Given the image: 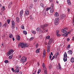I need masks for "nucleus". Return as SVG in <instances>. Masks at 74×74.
I'll list each match as a JSON object with an SVG mask.
<instances>
[{"label": "nucleus", "mask_w": 74, "mask_h": 74, "mask_svg": "<svg viewBox=\"0 0 74 74\" xmlns=\"http://www.w3.org/2000/svg\"><path fill=\"white\" fill-rule=\"evenodd\" d=\"M13 52H14V50L12 49H10L9 51L7 53V55L8 56H10L11 55H13L12 54Z\"/></svg>", "instance_id": "nucleus-1"}, {"label": "nucleus", "mask_w": 74, "mask_h": 74, "mask_svg": "<svg viewBox=\"0 0 74 74\" xmlns=\"http://www.w3.org/2000/svg\"><path fill=\"white\" fill-rule=\"evenodd\" d=\"M27 58H26L25 57H23L20 60L21 62H22L23 64H24L25 62H26Z\"/></svg>", "instance_id": "nucleus-2"}, {"label": "nucleus", "mask_w": 74, "mask_h": 74, "mask_svg": "<svg viewBox=\"0 0 74 74\" xmlns=\"http://www.w3.org/2000/svg\"><path fill=\"white\" fill-rule=\"evenodd\" d=\"M59 18H57L55 20L54 24L55 25H58L59 22Z\"/></svg>", "instance_id": "nucleus-3"}, {"label": "nucleus", "mask_w": 74, "mask_h": 74, "mask_svg": "<svg viewBox=\"0 0 74 74\" xmlns=\"http://www.w3.org/2000/svg\"><path fill=\"white\" fill-rule=\"evenodd\" d=\"M64 62H66L67 61V53H66V52H65L64 53Z\"/></svg>", "instance_id": "nucleus-4"}, {"label": "nucleus", "mask_w": 74, "mask_h": 74, "mask_svg": "<svg viewBox=\"0 0 74 74\" xmlns=\"http://www.w3.org/2000/svg\"><path fill=\"white\" fill-rule=\"evenodd\" d=\"M48 26V24H45L43 25H41L40 27L42 29H44L45 27H46Z\"/></svg>", "instance_id": "nucleus-5"}, {"label": "nucleus", "mask_w": 74, "mask_h": 74, "mask_svg": "<svg viewBox=\"0 0 74 74\" xmlns=\"http://www.w3.org/2000/svg\"><path fill=\"white\" fill-rule=\"evenodd\" d=\"M12 29H14L15 27V22L12 21Z\"/></svg>", "instance_id": "nucleus-6"}, {"label": "nucleus", "mask_w": 74, "mask_h": 74, "mask_svg": "<svg viewBox=\"0 0 74 74\" xmlns=\"http://www.w3.org/2000/svg\"><path fill=\"white\" fill-rule=\"evenodd\" d=\"M29 45H27V44L26 43H25L24 44L23 46H21L22 48H23L24 47H28Z\"/></svg>", "instance_id": "nucleus-7"}, {"label": "nucleus", "mask_w": 74, "mask_h": 74, "mask_svg": "<svg viewBox=\"0 0 74 74\" xmlns=\"http://www.w3.org/2000/svg\"><path fill=\"white\" fill-rule=\"evenodd\" d=\"M62 32L63 33H64L65 34H68V32L66 30H64V29H63L61 30Z\"/></svg>", "instance_id": "nucleus-8"}, {"label": "nucleus", "mask_w": 74, "mask_h": 74, "mask_svg": "<svg viewBox=\"0 0 74 74\" xmlns=\"http://www.w3.org/2000/svg\"><path fill=\"white\" fill-rule=\"evenodd\" d=\"M66 17V16L64 14H62L61 15V18L62 19H64Z\"/></svg>", "instance_id": "nucleus-9"}, {"label": "nucleus", "mask_w": 74, "mask_h": 74, "mask_svg": "<svg viewBox=\"0 0 74 74\" xmlns=\"http://www.w3.org/2000/svg\"><path fill=\"white\" fill-rule=\"evenodd\" d=\"M56 32L57 36H58V37H60V35L59 34V30H57L56 31Z\"/></svg>", "instance_id": "nucleus-10"}, {"label": "nucleus", "mask_w": 74, "mask_h": 74, "mask_svg": "<svg viewBox=\"0 0 74 74\" xmlns=\"http://www.w3.org/2000/svg\"><path fill=\"white\" fill-rule=\"evenodd\" d=\"M25 14L26 15H28L29 14V10H26L25 11Z\"/></svg>", "instance_id": "nucleus-11"}, {"label": "nucleus", "mask_w": 74, "mask_h": 74, "mask_svg": "<svg viewBox=\"0 0 74 74\" xmlns=\"http://www.w3.org/2000/svg\"><path fill=\"white\" fill-rule=\"evenodd\" d=\"M67 2L69 5L70 6V5H71V1H70V0H67Z\"/></svg>", "instance_id": "nucleus-12"}, {"label": "nucleus", "mask_w": 74, "mask_h": 74, "mask_svg": "<svg viewBox=\"0 0 74 74\" xmlns=\"http://www.w3.org/2000/svg\"><path fill=\"white\" fill-rule=\"evenodd\" d=\"M19 68H17L15 71V73H19Z\"/></svg>", "instance_id": "nucleus-13"}, {"label": "nucleus", "mask_w": 74, "mask_h": 74, "mask_svg": "<svg viewBox=\"0 0 74 74\" xmlns=\"http://www.w3.org/2000/svg\"><path fill=\"white\" fill-rule=\"evenodd\" d=\"M16 38L18 40H20V39H21V38L20 37V36L19 35L18 36H16Z\"/></svg>", "instance_id": "nucleus-14"}, {"label": "nucleus", "mask_w": 74, "mask_h": 74, "mask_svg": "<svg viewBox=\"0 0 74 74\" xmlns=\"http://www.w3.org/2000/svg\"><path fill=\"white\" fill-rule=\"evenodd\" d=\"M54 15L56 17H58V16H59V13L56 12L55 13Z\"/></svg>", "instance_id": "nucleus-15"}, {"label": "nucleus", "mask_w": 74, "mask_h": 74, "mask_svg": "<svg viewBox=\"0 0 74 74\" xmlns=\"http://www.w3.org/2000/svg\"><path fill=\"white\" fill-rule=\"evenodd\" d=\"M50 47H51L49 46H48L47 47V52L48 53H49V51H50V50L49 49V48H50Z\"/></svg>", "instance_id": "nucleus-16"}, {"label": "nucleus", "mask_w": 74, "mask_h": 74, "mask_svg": "<svg viewBox=\"0 0 74 74\" xmlns=\"http://www.w3.org/2000/svg\"><path fill=\"white\" fill-rule=\"evenodd\" d=\"M12 2H11L9 3V5H8V8H10V7H11V5H12Z\"/></svg>", "instance_id": "nucleus-17"}, {"label": "nucleus", "mask_w": 74, "mask_h": 74, "mask_svg": "<svg viewBox=\"0 0 74 74\" xmlns=\"http://www.w3.org/2000/svg\"><path fill=\"white\" fill-rule=\"evenodd\" d=\"M71 61L72 63H73L74 62V58L73 57L71 58Z\"/></svg>", "instance_id": "nucleus-18"}, {"label": "nucleus", "mask_w": 74, "mask_h": 74, "mask_svg": "<svg viewBox=\"0 0 74 74\" xmlns=\"http://www.w3.org/2000/svg\"><path fill=\"white\" fill-rule=\"evenodd\" d=\"M23 10H21L20 12V15L22 16L23 15Z\"/></svg>", "instance_id": "nucleus-19"}, {"label": "nucleus", "mask_w": 74, "mask_h": 74, "mask_svg": "<svg viewBox=\"0 0 74 74\" xmlns=\"http://www.w3.org/2000/svg\"><path fill=\"white\" fill-rule=\"evenodd\" d=\"M69 36V34H62V36H64V37H67Z\"/></svg>", "instance_id": "nucleus-20"}, {"label": "nucleus", "mask_w": 74, "mask_h": 74, "mask_svg": "<svg viewBox=\"0 0 74 74\" xmlns=\"http://www.w3.org/2000/svg\"><path fill=\"white\" fill-rule=\"evenodd\" d=\"M68 53H69L70 54H72L73 53V51L71 50H69L68 51Z\"/></svg>", "instance_id": "nucleus-21"}, {"label": "nucleus", "mask_w": 74, "mask_h": 74, "mask_svg": "<svg viewBox=\"0 0 74 74\" xmlns=\"http://www.w3.org/2000/svg\"><path fill=\"white\" fill-rule=\"evenodd\" d=\"M54 11V10L53 9H50V12L51 13H53V12Z\"/></svg>", "instance_id": "nucleus-22"}, {"label": "nucleus", "mask_w": 74, "mask_h": 74, "mask_svg": "<svg viewBox=\"0 0 74 74\" xmlns=\"http://www.w3.org/2000/svg\"><path fill=\"white\" fill-rule=\"evenodd\" d=\"M32 8H33V5L31 4L30 5V6L29 7V8L30 9H32Z\"/></svg>", "instance_id": "nucleus-23"}, {"label": "nucleus", "mask_w": 74, "mask_h": 74, "mask_svg": "<svg viewBox=\"0 0 74 74\" xmlns=\"http://www.w3.org/2000/svg\"><path fill=\"white\" fill-rule=\"evenodd\" d=\"M59 53L58 52H57L56 53L55 55H56V58H57V57L59 55Z\"/></svg>", "instance_id": "nucleus-24"}, {"label": "nucleus", "mask_w": 74, "mask_h": 74, "mask_svg": "<svg viewBox=\"0 0 74 74\" xmlns=\"http://www.w3.org/2000/svg\"><path fill=\"white\" fill-rule=\"evenodd\" d=\"M32 33L34 34H36V32L33 30L32 31Z\"/></svg>", "instance_id": "nucleus-25"}, {"label": "nucleus", "mask_w": 74, "mask_h": 74, "mask_svg": "<svg viewBox=\"0 0 74 74\" xmlns=\"http://www.w3.org/2000/svg\"><path fill=\"white\" fill-rule=\"evenodd\" d=\"M12 56H13V54L10 56L9 57V59H12Z\"/></svg>", "instance_id": "nucleus-26"}, {"label": "nucleus", "mask_w": 74, "mask_h": 74, "mask_svg": "<svg viewBox=\"0 0 74 74\" xmlns=\"http://www.w3.org/2000/svg\"><path fill=\"white\" fill-rule=\"evenodd\" d=\"M9 35L10 38H12L13 37V35L11 34H10Z\"/></svg>", "instance_id": "nucleus-27"}, {"label": "nucleus", "mask_w": 74, "mask_h": 74, "mask_svg": "<svg viewBox=\"0 0 74 74\" xmlns=\"http://www.w3.org/2000/svg\"><path fill=\"white\" fill-rule=\"evenodd\" d=\"M66 48H67V49H68L69 48H70V45H68L66 47Z\"/></svg>", "instance_id": "nucleus-28"}, {"label": "nucleus", "mask_w": 74, "mask_h": 74, "mask_svg": "<svg viewBox=\"0 0 74 74\" xmlns=\"http://www.w3.org/2000/svg\"><path fill=\"white\" fill-rule=\"evenodd\" d=\"M16 21L17 22H19V17H17L16 18Z\"/></svg>", "instance_id": "nucleus-29"}, {"label": "nucleus", "mask_w": 74, "mask_h": 74, "mask_svg": "<svg viewBox=\"0 0 74 74\" xmlns=\"http://www.w3.org/2000/svg\"><path fill=\"white\" fill-rule=\"evenodd\" d=\"M40 49H38L36 51V53H39V51H40Z\"/></svg>", "instance_id": "nucleus-30"}, {"label": "nucleus", "mask_w": 74, "mask_h": 74, "mask_svg": "<svg viewBox=\"0 0 74 74\" xmlns=\"http://www.w3.org/2000/svg\"><path fill=\"white\" fill-rule=\"evenodd\" d=\"M23 33H24V34L25 35H26V34H27V32L26 31H23Z\"/></svg>", "instance_id": "nucleus-31"}, {"label": "nucleus", "mask_w": 74, "mask_h": 74, "mask_svg": "<svg viewBox=\"0 0 74 74\" xmlns=\"http://www.w3.org/2000/svg\"><path fill=\"white\" fill-rule=\"evenodd\" d=\"M21 28L22 29H25V27H24V26H23V25H21Z\"/></svg>", "instance_id": "nucleus-32"}, {"label": "nucleus", "mask_w": 74, "mask_h": 74, "mask_svg": "<svg viewBox=\"0 0 74 74\" xmlns=\"http://www.w3.org/2000/svg\"><path fill=\"white\" fill-rule=\"evenodd\" d=\"M46 39H49L50 38V36H46Z\"/></svg>", "instance_id": "nucleus-33"}, {"label": "nucleus", "mask_w": 74, "mask_h": 74, "mask_svg": "<svg viewBox=\"0 0 74 74\" xmlns=\"http://www.w3.org/2000/svg\"><path fill=\"white\" fill-rule=\"evenodd\" d=\"M24 43L23 42H22L20 44V45L21 47H22V45L23 46V45H24Z\"/></svg>", "instance_id": "nucleus-34"}, {"label": "nucleus", "mask_w": 74, "mask_h": 74, "mask_svg": "<svg viewBox=\"0 0 74 74\" xmlns=\"http://www.w3.org/2000/svg\"><path fill=\"white\" fill-rule=\"evenodd\" d=\"M50 9H51V8H46V11H48L49 10H50Z\"/></svg>", "instance_id": "nucleus-35"}, {"label": "nucleus", "mask_w": 74, "mask_h": 74, "mask_svg": "<svg viewBox=\"0 0 74 74\" xmlns=\"http://www.w3.org/2000/svg\"><path fill=\"white\" fill-rule=\"evenodd\" d=\"M8 62L9 61L8 60H5L4 61V62L5 63H8Z\"/></svg>", "instance_id": "nucleus-36"}, {"label": "nucleus", "mask_w": 74, "mask_h": 74, "mask_svg": "<svg viewBox=\"0 0 74 74\" xmlns=\"http://www.w3.org/2000/svg\"><path fill=\"white\" fill-rule=\"evenodd\" d=\"M34 39V38H33V37H32L31 38L29 39L30 41H31L32 40H33Z\"/></svg>", "instance_id": "nucleus-37"}, {"label": "nucleus", "mask_w": 74, "mask_h": 74, "mask_svg": "<svg viewBox=\"0 0 74 74\" xmlns=\"http://www.w3.org/2000/svg\"><path fill=\"white\" fill-rule=\"evenodd\" d=\"M40 6H41V7H44V4H43V3H40Z\"/></svg>", "instance_id": "nucleus-38"}, {"label": "nucleus", "mask_w": 74, "mask_h": 74, "mask_svg": "<svg viewBox=\"0 0 74 74\" xmlns=\"http://www.w3.org/2000/svg\"><path fill=\"white\" fill-rule=\"evenodd\" d=\"M8 23V24H10V19L7 20Z\"/></svg>", "instance_id": "nucleus-39"}, {"label": "nucleus", "mask_w": 74, "mask_h": 74, "mask_svg": "<svg viewBox=\"0 0 74 74\" xmlns=\"http://www.w3.org/2000/svg\"><path fill=\"white\" fill-rule=\"evenodd\" d=\"M51 43L52 42H51V41L49 40L48 42V44L49 45H51Z\"/></svg>", "instance_id": "nucleus-40"}, {"label": "nucleus", "mask_w": 74, "mask_h": 74, "mask_svg": "<svg viewBox=\"0 0 74 74\" xmlns=\"http://www.w3.org/2000/svg\"><path fill=\"white\" fill-rule=\"evenodd\" d=\"M57 68L58 69H60L61 68V66H58L57 67Z\"/></svg>", "instance_id": "nucleus-41"}, {"label": "nucleus", "mask_w": 74, "mask_h": 74, "mask_svg": "<svg viewBox=\"0 0 74 74\" xmlns=\"http://www.w3.org/2000/svg\"><path fill=\"white\" fill-rule=\"evenodd\" d=\"M42 66L43 67V68H44V67H45V65L44 64V63H42Z\"/></svg>", "instance_id": "nucleus-42"}, {"label": "nucleus", "mask_w": 74, "mask_h": 74, "mask_svg": "<svg viewBox=\"0 0 74 74\" xmlns=\"http://www.w3.org/2000/svg\"><path fill=\"white\" fill-rule=\"evenodd\" d=\"M40 28L38 27L37 28L36 30L37 32H39V31H40Z\"/></svg>", "instance_id": "nucleus-43"}, {"label": "nucleus", "mask_w": 74, "mask_h": 74, "mask_svg": "<svg viewBox=\"0 0 74 74\" xmlns=\"http://www.w3.org/2000/svg\"><path fill=\"white\" fill-rule=\"evenodd\" d=\"M52 65H51V64H50L49 65V69H51L52 68Z\"/></svg>", "instance_id": "nucleus-44"}, {"label": "nucleus", "mask_w": 74, "mask_h": 74, "mask_svg": "<svg viewBox=\"0 0 74 74\" xmlns=\"http://www.w3.org/2000/svg\"><path fill=\"white\" fill-rule=\"evenodd\" d=\"M40 72H41V70L40 69L38 70V72H37V74H39V73H40Z\"/></svg>", "instance_id": "nucleus-45"}, {"label": "nucleus", "mask_w": 74, "mask_h": 74, "mask_svg": "<svg viewBox=\"0 0 74 74\" xmlns=\"http://www.w3.org/2000/svg\"><path fill=\"white\" fill-rule=\"evenodd\" d=\"M4 26H5V27H7V23H5L3 25Z\"/></svg>", "instance_id": "nucleus-46"}, {"label": "nucleus", "mask_w": 74, "mask_h": 74, "mask_svg": "<svg viewBox=\"0 0 74 74\" xmlns=\"http://www.w3.org/2000/svg\"><path fill=\"white\" fill-rule=\"evenodd\" d=\"M52 58V56L51 55V53H50V55H49V59L50 60H51V59Z\"/></svg>", "instance_id": "nucleus-47"}, {"label": "nucleus", "mask_w": 74, "mask_h": 74, "mask_svg": "<svg viewBox=\"0 0 74 74\" xmlns=\"http://www.w3.org/2000/svg\"><path fill=\"white\" fill-rule=\"evenodd\" d=\"M46 53H45V50L44 49L43 51V55L45 54Z\"/></svg>", "instance_id": "nucleus-48"}, {"label": "nucleus", "mask_w": 74, "mask_h": 74, "mask_svg": "<svg viewBox=\"0 0 74 74\" xmlns=\"http://www.w3.org/2000/svg\"><path fill=\"white\" fill-rule=\"evenodd\" d=\"M44 73L45 74H47V70L44 71Z\"/></svg>", "instance_id": "nucleus-49"}, {"label": "nucleus", "mask_w": 74, "mask_h": 74, "mask_svg": "<svg viewBox=\"0 0 74 74\" xmlns=\"http://www.w3.org/2000/svg\"><path fill=\"white\" fill-rule=\"evenodd\" d=\"M36 48H37L38 47V44H36Z\"/></svg>", "instance_id": "nucleus-50"}, {"label": "nucleus", "mask_w": 74, "mask_h": 74, "mask_svg": "<svg viewBox=\"0 0 74 74\" xmlns=\"http://www.w3.org/2000/svg\"><path fill=\"white\" fill-rule=\"evenodd\" d=\"M49 8H50V10H53L54 7H50Z\"/></svg>", "instance_id": "nucleus-51"}, {"label": "nucleus", "mask_w": 74, "mask_h": 74, "mask_svg": "<svg viewBox=\"0 0 74 74\" xmlns=\"http://www.w3.org/2000/svg\"><path fill=\"white\" fill-rule=\"evenodd\" d=\"M43 70H44V71L46 70H47V68H46V67H45L43 68Z\"/></svg>", "instance_id": "nucleus-52"}, {"label": "nucleus", "mask_w": 74, "mask_h": 74, "mask_svg": "<svg viewBox=\"0 0 74 74\" xmlns=\"http://www.w3.org/2000/svg\"><path fill=\"white\" fill-rule=\"evenodd\" d=\"M73 25H74V17L73 18Z\"/></svg>", "instance_id": "nucleus-53"}, {"label": "nucleus", "mask_w": 74, "mask_h": 74, "mask_svg": "<svg viewBox=\"0 0 74 74\" xmlns=\"http://www.w3.org/2000/svg\"><path fill=\"white\" fill-rule=\"evenodd\" d=\"M30 19H31V20H33V18H32V16H30Z\"/></svg>", "instance_id": "nucleus-54"}, {"label": "nucleus", "mask_w": 74, "mask_h": 74, "mask_svg": "<svg viewBox=\"0 0 74 74\" xmlns=\"http://www.w3.org/2000/svg\"><path fill=\"white\" fill-rule=\"evenodd\" d=\"M12 71L13 72H14L15 71H14V69L13 68H12Z\"/></svg>", "instance_id": "nucleus-55"}, {"label": "nucleus", "mask_w": 74, "mask_h": 74, "mask_svg": "<svg viewBox=\"0 0 74 74\" xmlns=\"http://www.w3.org/2000/svg\"><path fill=\"white\" fill-rule=\"evenodd\" d=\"M2 10L3 11H4V10H5V7H4V6H3V8H2Z\"/></svg>", "instance_id": "nucleus-56"}, {"label": "nucleus", "mask_w": 74, "mask_h": 74, "mask_svg": "<svg viewBox=\"0 0 74 74\" xmlns=\"http://www.w3.org/2000/svg\"><path fill=\"white\" fill-rule=\"evenodd\" d=\"M64 29H65V30H68L69 29V28L68 27H65L64 28Z\"/></svg>", "instance_id": "nucleus-57"}, {"label": "nucleus", "mask_w": 74, "mask_h": 74, "mask_svg": "<svg viewBox=\"0 0 74 74\" xmlns=\"http://www.w3.org/2000/svg\"><path fill=\"white\" fill-rule=\"evenodd\" d=\"M67 10L68 12H70V9L68 8L67 9Z\"/></svg>", "instance_id": "nucleus-58"}, {"label": "nucleus", "mask_w": 74, "mask_h": 74, "mask_svg": "<svg viewBox=\"0 0 74 74\" xmlns=\"http://www.w3.org/2000/svg\"><path fill=\"white\" fill-rule=\"evenodd\" d=\"M18 74H22V72L21 71H20L19 73Z\"/></svg>", "instance_id": "nucleus-59"}, {"label": "nucleus", "mask_w": 74, "mask_h": 74, "mask_svg": "<svg viewBox=\"0 0 74 74\" xmlns=\"http://www.w3.org/2000/svg\"><path fill=\"white\" fill-rule=\"evenodd\" d=\"M52 40H53V38H51L50 40V41L52 42Z\"/></svg>", "instance_id": "nucleus-60"}, {"label": "nucleus", "mask_w": 74, "mask_h": 74, "mask_svg": "<svg viewBox=\"0 0 74 74\" xmlns=\"http://www.w3.org/2000/svg\"><path fill=\"white\" fill-rule=\"evenodd\" d=\"M67 41H70V39L69 38H67Z\"/></svg>", "instance_id": "nucleus-61"}, {"label": "nucleus", "mask_w": 74, "mask_h": 74, "mask_svg": "<svg viewBox=\"0 0 74 74\" xmlns=\"http://www.w3.org/2000/svg\"><path fill=\"white\" fill-rule=\"evenodd\" d=\"M51 7H53V3H52L51 4Z\"/></svg>", "instance_id": "nucleus-62"}, {"label": "nucleus", "mask_w": 74, "mask_h": 74, "mask_svg": "<svg viewBox=\"0 0 74 74\" xmlns=\"http://www.w3.org/2000/svg\"><path fill=\"white\" fill-rule=\"evenodd\" d=\"M1 22H0V27H1Z\"/></svg>", "instance_id": "nucleus-63"}, {"label": "nucleus", "mask_w": 74, "mask_h": 74, "mask_svg": "<svg viewBox=\"0 0 74 74\" xmlns=\"http://www.w3.org/2000/svg\"><path fill=\"white\" fill-rule=\"evenodd\" d=\"M43 58H45V54H43Z\"/></svg>", "instance_id": "nucleus-64"}]
</instances>
